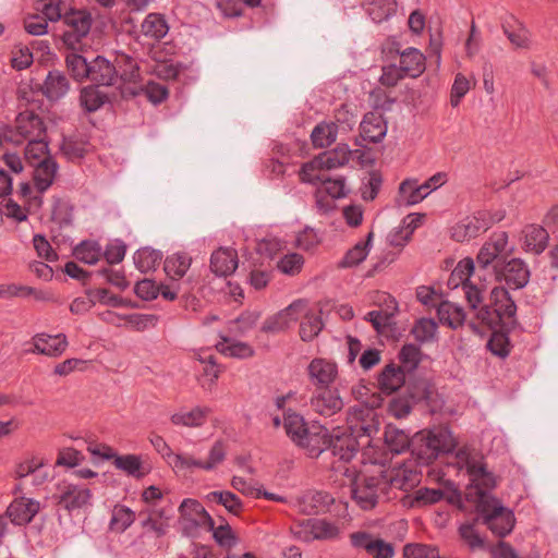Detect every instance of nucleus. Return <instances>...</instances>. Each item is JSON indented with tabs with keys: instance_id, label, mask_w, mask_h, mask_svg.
Segmentation results:
<instances>
[{
	"instance_id": "f257e3e1",
	"label": "nucleus",
	"mask_w": 558,
	"mask_h": 558,
	"mask_svg": "<svg viewBox=\"0 0 558 558\" xmlns=\"http://www.w3.org/2000/svg\"><path fill=\"white\" fill-rule=\"evenodd\" d=\"M454 460V464L465 471L471 487L476 490L478 519L495 536L505 537L510 534L515 524L514 513L489 493L496 486V477L487 471L483 457L475 449L463 447L458 449Z\"/></svg>"
},
{
	"instance_id": "f03ea898",
	"label": "nucleus",
	"mask_w": 558,
	"mask_h": 558,
	"mask_svg": "<svg viewBox=\"0 0 558 558\" xmlns=\"http://www.w3.org/2000/svg\"><path fill=\"white\" fill-rule=\"evenodd\" d=\"M348 426L345 428L336 427L331 434L327 429L326 450L330 449L331 453L339 460L349 462L357 453L361 446L360 440L368 439L376 435L379 429L375 411L364 404H359L350 409L347 417Z\"/></svg>"
},
{
	"instance_id": "7ed1b4c3",
	"label": "nucleus",
	"mask_w": 558,
	"mask_h": 558,
	"mask_svg": "<svg viewBox=\"0 0 558 558\" xmlns=\"http://www.w3.org/2000/svg\"><path fill=\"white\" fill-rule=\"evenodd\" d=\"M363 463L376 466V473L381 476L386 490L398 489L408 492L420 483V474L413 462L396 463L392 466H386L390 460L389 453L377 451L369 447L363 452Z\"/></svg>"
},
{
	"instance_id": "20e7f679",
	"label": "nucleus",
	"mask_w": 558,
	"mask_h": 558,
	"mask_svg": "<svg viewBox=\"0 0 558 558\" xmlns=\"http://www.w3.org/2000/svg\"><path fill=\"white\" fill-rule=\"evenodd\" d=\"M283 426L290 439L306 449L311 457H318L326 450L327 427L324 425L312 424L307 427L301 414L288 409L283 413Z\"/></svg>"
},
{
	"instance_id": "39448f33",
	"label": "nucleus",
	"mask_w": 558,
	"mask_h": 558,
	"mask_svg": "<svg viewBox=\"0 0 558 558\" xmlns=\"http://www.w3.org/2000/svg\"><path fill=\"white\" fill-rule=\"evenodd\" d=\"M457 446V439L447 426H436L415 434L412 454L420 464H428L439 454L450 453Z\"/></svg>"
},
{
	"instance_id": "423d86ee",
	"label": "nucleus",
	"mask_w": 558,
	"mask_h": 558,
	"mask_svg": "<svg viewBox=\"0 0 558 558\" xmlns=\"http://www.w3.org/2000/svg\"><path fill=\"white\" fill-rule=\"evenodd\" d=\"M489 305L482 302L477 305L475 317L489 328L500 327L502 324L510 323L514 319L517 305L510 293L504 287H496L490 292Z\"/></svg>"
},
{
	"instance_id": "0eeeda50",
	"label": "nucleus",
	"mask_w": 558,
	"mask_h": 558,
	"mask_svg": "<svg viewBox=\"0 0 558 558\" xmlns=\"http://www.w3.org/2000/svg\"><path fill=\"white\" fill-rule=\"evenodd\" d=\"M120 62H124L126 69L119 74L116 65L107 60L105 57L97 56L90 61V69L88 80L96 83L98 86H113L118 82L124 83L135 82L138 77V65L129 56H123Z\"/></svg>"
},
{
	"instance_id": "6e6552de",
	"label": "nucleus",
	"mask_w": 558,
	"mask_h": 558,
	"mask_svg": "<svg viewBox=\"0 0 558 558\" xmlns=\"http://www.w3.org/2000/svg\"><path fill=\"white\" fill-rule=\"evenodd\" d=\"M365 469L352 485V497L364 510L373 509L381 497L388 493L383 478L376 473V466L365 464Z\"/></svg>"
},
{
	"instance_id": "1a4fd4ad",
	"label": "nucleus",
	"mask_w": 558,
	"mask_h": 558,
	"mask_svg": "<svg viewBox=\"0 0 558 558\" xmlns=\"http://www.w3.org/2000/svg\"><path fill=\"white\" fill-rule=\"evenodd\" d=\"M61 22L63 26L61 35L63 44L70 48H75L89 34L93 16L86 9L69 7Z\"/></svg>"
},
{
	"instance_id": "9d476101",
	"label": "nucleus",
	"mask_w": 558,
	"mask_h": 558,
	"mask_svg": "<svg viewBox=\"0 0 558 558\" xmlns=\"http://www.w3.org/2000/svg\"><path fill=\"white\" fill-rule=\"evenodd\" d=\"M473 271L474 262L472 258L460 260L448 279V287L451 290H457L461 287L470 308L477 310V305L483 302V293L477 286L470 281Z\"/></svg>"
},
{
	"instance_id": "9b49d317",
	"label": "nucleus",
	"mask_w": 558,
	"mask_h": 558,
	"mask_svg": "<svg viewBox=\"0 0 558 558\" xmlns=\"http://www.w3.org/2000/svg\"><path fill=\"white\" fill-rule=\"evenodd\" d=\"M38 136H46V128L41 118L29 110L20 112L15 119L14 129L5 131V138L14 144Z\"/></svg>"
},
{
	"instance_id": "f8f14e48",
	"label": "nucleus",
	"mask_w": 558,
	"mask_h": 558,
	"mask_svg": "<svg viewBox=\"0 0 558 558\" xmlns=\"http://www.w3.org/2000/svg\"><path fill=\"white\" fill-rule=\"evenodd\" d=\"M513 251L509 245L508 234L505 231L494 232L481 247L476 262L480 267L487 268L490 265L502 263L501 258Z\"/></svg>"
},
{
	"instance_id": "ddd939ff",
	"label": "nucleus",
	"mask_w": 558,
	"mask_h": 558,
	"mask_svg": "<svg viewBox=\"0 0 558 558\" xmlns=\"http://www.w3.org/2000/svg\"><path fill=\"white\" fill-rule=\"evenodd\" d=\"M496 279L505 282L508 288L518 290L524 288L530 280V269L521 258H512L506 263L494 265Z\"/></svg>"
},
{
	"instance_id": "4468645a",
	"label": "nucleus",
	"mask_w": 558,
	"mask_h": 558,
	"mask_svg": "<svg viewBox=\"0 0 558 558\" xmlns=\"http://www.w3.org/2000/svg\"><path fill=\"white\" fill-rule=\"evenodd\" d=\"M305 312L306 301L296 300L277 314L268 317L264 322L262 330L270 333L284 331L293 326Z\"/></svg>"
},
{
	"instance_id": "2eb2a0df",
	"label": "nucleus",
	"mask_w": 558,
	"mask_h": 558,
	"mask_svg": "<svg viewBox=\"0 0 558 558\" xmlns=\"http://www.w3.org/2000/svg\"><path fill=\"white\" fill-rule=\"evenodd\" d=\"M344 402L336 388H316L310 398V407L313 412L328 417L339 413Z\"/></svg>"
},
{
	"instance_id": "dca6fc26",
	"label": "nucleus",
	"mask_w": 558,
	"mask_h": 558,
	"mask_svg": "<svg viewBox=\"0 0 558 558\" xmlns=\"http://www.w3.org/2000/svg\"><path fill=\"white\" fill-rule=\"evenodd\" d=\"M57 499L61 507L74 512L90 505L92 493L83 485L63 482L58 487Z\"/></svg>"
},
{
	"instance_id": "f3484780",
	"label": "nucleus",
	"mask_w": 558,
	"mask_h": 558,
	"mask_svg": "<svg viewBox=\"0 0 558 558\" xmlns=\"http://www.w3.org/2000/svg\"><path fill=\"white\" fill-rule=\"evenodd\" d=\"M306 373L315 388H328L338 377V365L331 360L315 357L307 365Z\"/></svg>"
},
{
	"instance_id": "a211bd4d",
	"label": "nucleus",
	"mask_w": 558,
	"mask_h": 558,
	"mask_svg": "<svg viewBox=\"0 0 558 558\" xmlns=\"http://www.w3.org/2000/svg\"><path fill=\"white\" fill-rule=\"evenodd\" d=\"M32 345L33 348L27 352L58 357L66 350L68 339L64 333L48 335L40 332L32 338Z\"/></svg>"
},
{
	"instance_id": "6ab92c4d",
	"label": "nucleus",
	"mask_w": 558,
	"mask_h": 558,
	"mask_svg": "<svg viewBox=\"0 0 558 558\" xmlns=\"http://www.w3.org/2000/svg\"><path fill=\"white\" fill-rule=\"evenodd\" d=\"M305 542L312 539H330L337 536L338 527L323 519H307L294 532Z\"/></svg>"
},
{
	"instance_id": "aec40b11",
	"label": "nucleus",
	"mask_w": 558,
	"mask_h": 558,
	"mask_svg": "<svg viewBox=\"0 0 558 558\" xmlns=\"http://www.w3.org/2000/svg\"><path fill=\"white\" fill-rule=\"evenodd\" d=\"M481 211H477L472 216L462 218L451 228V236L458 242L478 236L487 230V223H485Z\"/></svg>"
},
{
	"instance_id": "412c9836",
	"label": "nucleus",
	"mask_w": 558,
	"mask_h": 558,
	"mask_svg": "<svg viewBox=\"0 0 558 558\" xmlns=\"http://www.w3.org/2000/svg\"><path fill=\"white\" fill-rule=\"evenodd\" d=\"M40 510V502L33 498H16L7 508L8 515L16 526L29 523Z\"/></svg>"
},
{
	"instance_id": "4be33fe9",
	"label": "nucleus",
	"mask_w": 558,
	"mask_h": 558,
	"mask_svg": "<svg viewBox=\"0 0 558 558\" xmlns=\"http://www.w3.org/2000/svg\"><path fill=\"white\" fill-rule=\"evenodd\" d=\"M330 501L331 498L326 493L307 490L290 502L300 512L304 514H312L326 508Z\"/></svg>"
},
{
	"instance_id": "5701e85b",
	"label": "nucleus",
	"mask_w": 558,
	"mask_h": 558,
	"mask_svg": "<svg viewBox=\"0 0 558 558\" xmlns=\"http://www.w3.org/2000/svg\"><path fill=\"white\" fill-rule=\"evenodd\" d=\"M361 135L371 143L380 142L387 133V123L380 112H367L360 123Z\"/></svg>"
},
{
	"instance_id": "b1692460",
	"label": "nucleus",
	"mask_w": 558,
	"mask_h": 558,
	"mask_svg": "<svg viewBox=\"0 0 558 558\" xmlns=\"http://www.w3.org/2000/svg\"><path fill=\"white\" fill-rule=\"evenodd\" d=\"M140 76L135 82H129L132 86L122 90L123 95L131 96H145L150 102L157 105L162 102L168 97V90L165 85L148 81L145 84H138Z\"/></svg>"
},
{
	"instance_id": "393cba45",
	"label": "nucleus",
	"mask_w": 558,
	"mask_h": 558,
	"mask_svg": "<svg viewBox=\"0 0 558 558\" xmlns=\"http://www.w3.org/2000/svg\"><path fill=\"white\" fill-rule=\"evenodd\" d=\"M210 268L217 276H229L238 268V257L234 250L220 247L211 254Z\"/></svg>"
},
{
	"instance_id": "a878e982",
	"label": "nucleus",
	"mask_w": 558,
	"mask_h": 558,
	"mask_svg": "<svg viewBox=\"0 0 558 558\" xmlns=\"http://www.w3.org/2000/svg\"><path fill=\"white\" fill-rule=\"evenodd\" d=\"M398 68L405 76L417 77L425 70V57L416 48H407L400 52V62Z\"/></svg>"
},
{
	"instance_id": "bb28decb",
	"label": "nucleus",
	"mask_w": 558,
	"mask_h": 558,
	"mask_svg": "<svg viewBox=\"0 0 558 558\" xmlns=\"http://www.w3.org/2000/svg\"><path fill=\"white\" fill-rule=\"evenodd\" d=\"M33 167L35 187L43 194L52 185L59 168L58 163L53 158H46L39 163H34Z\"/></svg>"
},
{
	"instance_id": "cd10ccee",
	"label": "nucleus",
	"mask_w": 558,
	"mask_h": 558,
	"mask_svg": "<svg viewBox=\"0 0 558 558\" xmlns=\"http://www.w3.org/2000/svg\"><path fill=\"white\" fill-rule=\"evenodd\" d=\"M113 464L118 470L134 478H142L150 472L149 465L137 454H116Z\"/></svg>"
},
{
	"instance_id": "c85d7f7f",
	"label": "nucleus",
	"mask_w": 558,
	"mask_h": 558,
	"mask_svg": "<svg viewBox=\"0 0 558 558\" xmlns=\"http://www.w3.org/2000/svg\"><path fill=\"white\" fill-rule=\"evenodd\" d=\"M70 89V83L66 76L60 71H50L43 85V94L49 100H59L64 97Z\"/></svg>"
},
{
	"instance_id": "c756f323",
	"label": "nucleus",
	"mask_w": 558,
	"mask_h": 558,
	"mask_svg": "<svg viewBox=\"0 0 558 558\" xmlns=\"http://www.w3.org/2000/svg\"><path fill=\"white\" fill-rule=\"evenodd\" d=\"M352 150L347 144H339L336 148L326 150L316 156V163H320L325 171L337 169L349 162Z\"/></svg>"
},
{
	"instance_id": "7c9ffc66",
	"label": "nucleus",
	"mask_w": 558,
	"mask_h": 558,
	"mask_svg": "<svg viewBox=\"0 0 558 558\" xmlns=\"http://www.w3.org/2000/svg\"><path fill=\"white\" fill-rule=\"evenodd\" d=\"M396 0H363V8L375 23H383L397 12Z\"/></svg>"
},
{
	"instance_id": "2f4dec72",
	"label": "nucleus",
	"mask_w": 558,
	"mask_h": 558,
	"mask_svg": "<svg viewBox=\"0 0 558 558\" xmlns=\"http://www.w3.org/2000/svg\"><path fill=\"white\" fill-rule=\"evenodd\" d=\"M458 535L463 545L471 551L476 553L487 549L485 537L477 531L474 522H463L458 526Z\"/></svg>"
},
{
	"instance_id": "473e14b6",
	"label": "nucleus",
	"mask_w": 558,
	"mask_h": 558,
	"mask_svg": "<svg viewBox=\"0 0 558 558\" xmlns=\"http://www.w3.org/2000/svg\"><path fill=\"white\" fill-rule=\"evenodd\" d=\"M192 264V257L184 252H177L167 256L165 272L171 281H178L184 277Z\"/></svg>"
},
{
	"instance_id": "72a5a7b5",
	"label": "nucleus",
	"mask_w": 558,
	"mask_h": 558,
	"mask_svg": "<svg viewBox=\"0 0 558 558\" xmlns=\"http://www.w3.org/2000/svg\"><path fill=\"white\" fill-rule=\"evenodd\" d=\"M413 438L409 434L392 425H388L385 430V445L392 454H400L408 449H412Z\"/></svg>"
},
{
	"instance_id": "f704fd0d",
	"label": "nucleus",
	"mask_w": 558,
	"mask_h": 558,
	"mask_svg": "<svg viewBox=\"0 0 558 558\" xmlns=\"http://www.w3.org/2000/svg\"><path fill=\"white\" fill-rule=\"evenodd\" d=\"M436 311L439 320L453 329L459 328L464 323L465 312L462 306L456 303L441 301L437 304Z\"/></svg>"
},
{
	"instance_id": "c9c22d12",
	"label": "nucleus",
	"mask_w": 558,
	"mask_h": 558,
	"mask_svg": "<svg viewBox=\"0 0 558 558\" xmlns=\"http://www.w3.org/2000/svg\"><path fill=\"white\" fill-rule=\"evenodd\" d=\"M427 196L417 179H405L399 186L398 203L402 206H412L421 203Z\"/></svg>"
},
{
	"instance_id": "e433bc0d",
	"label": "nucleus",
	"mask_w": 558,
	"mask_h": 558,
	"mask_svg": "<svg viewBox=\"0 0 558 558\" xmlns=\"http://www.w3.org/2000/svg\"><path fill=\"white\" fill-rule=\"evenodd\" d=\"M180 512L183 517H191V520L198 526L206 529L214 527V520L205 508L195 499H184L180 506Z\"/></svg>"
},
{
	"instance_id": "4c0bfd02",
	"label": "nucleus",
	"mask_w": 558,
	"mask_h": 558,
	"mask_svg": "<svg viewBox=\"0 0 558 558\" xmlns=\"http://www.w3.org/2000/svg\"><path fill=\"white\" fill-rule=\"evenodd\" d=\"M524 250L534 254H541L547 246L548 232L541 226H527L524 231Z\"/></svg>"
},
{
	"instance_id": "58836bf2",
	"label": "nucleus",
	"mask_w": 558,
	"mask_h": 558,
	"mask_svg": "<svg viewBox=\"0 0 558 558\" xmlns=\"http://www.w3.org/2000/svg\"><path fill=\"white\" fill-rule=\"evenodd\" d=\"M444 496L445 493L440 488L421 487L413 495L407 496L403 504L411 508H422L440 501Z\"/></svg>"
},
{
	"instance_id": "ea45409f",
	"label": "nucleus",
	"mask_w": 558,
	"mask_h": 558,
	"mask_svg": "<svg viewBox=\"0 0 558 558\" xmlns=\"http://www.w3.org/2000/svg\"><path fill=\"white\" fill-rule=\"evenodd\" d=\"M216 349L225 356L235 359H247L254 354V349L248 343L226 336H221V341L216 344Z\"/></svg>"
},
{
	"instance_id": "a19ab883",
	"label": "nucleus",
	"mask_w": 558,
	"mask_h": 558,
	"mask_svg": "<svg viewBox=\"0 0 558 558\" xmlns=\"http://www.w3.org/2000/svg\"><path fill=\"white\" fill-rule=\"evenodd\" d=\"M142 34L146 37L159 40L169 32L166 17L160 13H149L141 25Z\"/></svg>"
},
{
	"instance_id": "79ce46f5",
	"label": "nucleus",
	"mask_w": 558,
	"mask_h": 558,
	"mask_svg": "<svg viewBox=\"0 0 558 558\" xmlns=\"http://www.w3.org/2000/svg\"><path fill=\"white\" fill-rule=\"evenodd\" d=\"M109 101V96L99 86H86L81 89L80 104L87 112H95Z\"/></svg>"
},
{
	"instance_id": "37998d69",
	"label": "nucleus",
	"mask_w": 558,
	"mask_h": 558,
	"mask_svg": "<svg viewBox=\"0 0 558 558\" xmlns=\"http://www.w3.org/2000/svg\"><path fill=\"white\" fill-rule=\"evenodd\" d=\"M300 337L303 341L314 340L322 331L324 324L319 315L311 312L306 304V312L301 316Z\"/></svg>"
},
{
	"instance_id": "c03bdc74",
	"label": "nucleus",
	"mask_w": 558,
	"mask_h": 558,
	"mask_svg": "<svg viewBox=\"0 0 558 558\" xmlns=\"http://www.w3.org/2000/svg\"><path fill=\"white\" fill-rule=\"evenodd\" d=\"M337 133L338 125L336 123L322 122L311 133L312 143L318 148L328 147L337 140Z\"/></svg>"
},
{
	"instance_id": "a18cd8bd",
	"label": "nucleus",
	"mask_w": 558,
	"mask_h": 558,
	"mask_svg": "<svg viewBox=\"0 0 558 558\" xmlns=\"http://www.w3.org/2000/svg\"><path fill=\"white\" fill-rule=\"evenodd\" d=\"M380 389L386 393L397 391L404 383V373L401 367L387 365L378 378Z\"/></svg>"
},
{
	"instance_id": "49530a36",
	"label": "nucleus",
	"mask_w": 558,
	"mask_h": 558,
	"mask_svg": "<svg viewBox=\"0 0 558 558\" xmlns=\"http://www.w3.org/2000/svg\"><path fill=\"white\" fill-rule=\"evenodd\" d=\"M73 254L80 262L95 265L102 257V247L97 241H82L75 246Z\"/></svg>"
},
{
	"instance_id": "de8ad7c7",
	"label": "nucleus",
	"mask_w": 558,
	"mask_h": 558,
	"mask_svg": "<svg viewBox=\"0 0 558 558\" xmlns=\"http://www.w3.org/2000/svg\"><path fill=\"white\" fill-rule=\"evenodd\" d=\"M162 259V253L151 247H143L135 252L134 264L141 272L154 270Z\"/></svg>"
},
{
	"instance_id": "09e8293b",
	"label": "nucleus",
	"mask_w": 558,
	"mask_h": 558,
	"mask_svg": "<svg viewBox=\"0 0 558 558\" xmlns=\"http://www.w3.org/2000/svg\"><path fill=\"white\" fill-rule=\"evenodd\" d=\"M171 518L170 510H151L146 519L141 524L142 526L153 532L156 536H162L168 530V520Z\"/></svg>"
},
{
	"instance_id": "8fccbe9b",
	"label": "nucleus",
	"mask_w": 558,
	"mask_h": 558,
	"mask_svg": "<svg viewBox=\"0 0 558 558\" xmlns=\"http://www.w3.org/2000/svg\"><path fill=\"white\" fill-rule=\"evenodd\" d=\"M209 410L207 408L196 407L190 411H179L171 415V422L174 425H181L186 427H198L201 426Z\"/></svg>"
},
{
	"instance_id": "3c124183",
	"label": "nucleus",
	"mask_w": 558,
	"mask_h": 558,
	"mask_svg": "<svg viewBox=\"0 0 558 558\" xmlns=\"http://www.w3.org/2000/svg\"><path fill=\"white\" fill-rule=\"evenodd\" d=\"M373 236V232H369L365 240L359 241L351 250H349L341 260V266L353 267L362 263L369 253Z\"/></svg>"
},
{
	"instance_id": "603ef678",
	"label": "nucleus",
	"mask_w": 558,
	"mask_h": 558,
	"mask_svg": "<svg viewBox=\"0 0 558 558\" xmlns=\"http://www.w3.org/2000/svg\"><path fill=\"white\" fill-rule=\"evenodd\" d=\"M68 8L64 0H38L36 4L44 19L52 23L62 21Z\"/></svg>"
},
{
	"instance_id": "864d4df0",
	"label": "nucleus",
	"mask_w": 558,
	"mask_h": 558,
	"mask_svg": "<svg viewBox=\"0 0 558 558\" xmlns=\"http://www.w3.org/2000/svg\"><path fill=\"white\" fill-rule=\"evenodd\" d=\"M46 136H38L32 140L26 141L25 147V159L34 166V163H39L41 160L46 158H52L49 155L48 143L45 140Z\"/></svg>"
},
{
	"instance_id": "5fc2aeb1",
	"label": "nucleus",
	"mask_w": 558,
	"mask_h": 558,
	"mask_svg": "<svg viewBox=\"0 0 558 558\" xmlns=\"http://www.w3.org/2000/svg\"><path fill=\"white\" fill-rule=\"evenodd\" d=\"M206 498L208 501L223 506L226 510L232 514H239L243 509V502L241 499L229 490L210 492L207 494Z\"/></svg>"
},
{
	"instance_id": "6e6d98bb",
	"label": "nucleus",
	"mask_w": 558,
	"mask_h": 558,
	"mask_svg": "<svg viewBox=\"0 0 558 558\" xmlns=\"http://www.w3.org/2000/svg\"><path fill=\"white\" fill-rule=\"evenodd\" d=\"M135 521V512L132 511L129 507L119 505L116 506L112 510V515L110 519V529L116 532H124L129 529L133 522Z\"/></svg>"
},
{
	"instance_id": "4d7b16f0",
	"label": "nucleus",
	"mask_w": 558,
	"mask_h": 558,
	"mask_svg": "<svg viewBox=\"0 0 558 558\" xmlns=\"http://www.w3.org/2000/svg\"><path fill=\"white\" fill-rule=\"evenodd\" d=\"M415 340L420 343L432 342L436 339L437 324L430 318H420L411 330Z\"/></svg>"
},
{
	"instance_id": "13d9d810",
	"label": "nucleus",
	"mask_w": 558,
	"mask_h": 558,
	"mask_svg": "<svg viewBox=\"0 0 558 558\" xmlns=\"http://www.w3.org/2000/svg\"><path fill=\"white\" fill-rule=\"evenodd\" d=\"M383 178L379 172L371 171L361 181L360 193L364 201H373L379 193Z\"/></svg>"
},
{
	"instance_id": "bf43d9fd",
	"label": "nucleus",
	"mask_w": 558,
	"mask_h": 558,
	"mask_svg": "<svg viewBox=\"0 0 558 558\" xmlns=\"http://www.w3.org/2000/svg\"><path fill=\"white\" fill-rule=\"evenodd\" d=\"M320 189L326 192L332 199L345 197L349 190L345 185L343 177L330 178L326 173L319 182Z\"/></svg>"
},
{
	"instance_id": "052dcab7",
	"label": "nucleus",
	"mask_w": 558,
	"mask_h": 558,
	"mask_svg": "<svg viewBox=\"0 0 558 558\" xmlns=\"http://www.w3.org/2000/svg\"><path fill=\"white\" fill-rule=\"evenodd\" d=\"M65 62L74 80L83 81L88 77L90 62H88L83 56L69 53Z\"/></svg>"
},
{
	"instance_id": "680f3d73",
	"label": "nucleus",
	"mask_w": 558,
	"mask_h": 558,
	"mask_svg": "<svg viewBox=\"0 0 558 558\" xmlns=\"http://www.w3.org/2000/svg\"><path fill=\"white\" fill-rule=\"evenodd\" d=\"M226 444L221 440L215 441L208 451L207 458L203 460L204 471H214L226 460Z\"/></svg>"
},
{
	"instance_id": "e2e57ef3",
	"label": "nucleus",
	"mask_w": 558,
	"mask_h": 558,
	"mask_svg": "<svg viewBox=\"0 0 558 558\" xmlns=\"http://www.w3.org/2000/svg\"><path fill=\"white\" fill-rule=\"evenodd\" d=\"M47 464L46 460L41 457H32L21 462L15 470V474L17 478L21 481L22 486L28 485V480L31 478L32 473L38 469V466H45Z\"/></svg>"
},
{
	"instance_id": "0e129e2a",
	"label": "nucleus",
	"mask_w": 558,
	"mask_h": 558,
	"mask_svg": "<svg viewBox=\"0 0 558 558\" xmlns=\"http://www.w3.org/2000/svg\"><path fill=\"white\" fill-rule=\"evenodd\" d=\"M304 265V258L302 255L298 253H289L282 256L278 263L277 267L278 269L289 276L298 275Z\"/></svg>"
},
{
	"instance_id": "69168bd1",
	"label": "nucleus",
	"mask_w": 558,
	"mask_h": 558,
	"mask_svg": "<svg viewBox=\"0 0 558 558\" xmlns=\"http://www.w3.org/2000/svg\"><path fill=\"white\" fill-rule=\"evenodd\" d=\"M379 539V537L365 531L354 532L350 535L351 545L356 549L365 550L368 556L374 553V548Z\"/></svg>"
},
{
	"instance_id": "338daca9",
	"label": "nucleus",
	"mask_w": 558,
	"mask_h": 558,
	"mask_svg": "<svg viewBox=\"0 0 558 558\" xmlns=\"http://www.w3.org/2000/svg\"><path fill=\"white\" fill-rule=\"evenodd\" d=\"M124 323L135 330H145L157 325L158 316L154 314L133 313L124 315Z\"/></svg>"
},
{
	"instance_id": "774afa93",
	"label": "nucleus",
	"mask_w": 558,
	"mask_h": 558,
	"mask_svg": "<svg viewBox=\"0 0 558 558\" xmlns=\"http://www.w3.org/2000/svg\"><path fill=\"white\" fill-rule=\"evenodd\" d=\"M325 169H323V166L320 163H316V157L311 160L310 162H306L303 165L300 177L303 182L311 183V184H319L322 179H324Z\"/></svg>"
}]
</instances>
